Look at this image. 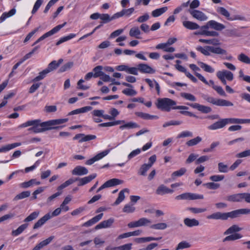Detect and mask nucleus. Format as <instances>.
<instances>
[{
  "label": "nucleus",
  "mask_w": 250,
  "mask_h": 250,
  "mask_svg": "<svg viewBox=\"0 0 250 250\" xmlns=\"http://www.w3.org/2000/svg\"><path fill=\"white\" fill-rule=\"evenodd\" d=\"M68 121V118L51 120L43 122H42L40 119L29 120L20 125L18 127L21 128L31 126L32 127L29 128L28 130L34 133H38L46 130L61 128L62 126L57 125L65 123Z\"/></svg>",
  "instance_id": "nucleus-1"
},
{
  "label": "nucleus",
  "mask_w": 250,
  "mask_h": 250,
  "mask_svg": "<svg viewBox=\"0 0 250 250\" xmlns=\"http://www.w3.org/2000/svg\"><path fill=\"white\" fill-rule=\"evenodd\" d=\"M175 101L167 98H159L156 103L157 107L163 111L169 112L171 109H188L186 106H175Z\"/></svg>",
  "instance_id": "nucleus-2"
},
{
  "label": "nucleus",
  "mask_w": 250,
  "mask_h": 250,
  "mask_svg": "<svg viewBox=\"0 0 250 250\" xmlns=\"http://www.w3.org/2000/svg\"><path fill=\"white\" fill-rule=\"evenodd\" d=\"M226 199L229 202H240L245 200L247 203L250 204V193H242L228 196Z\"/></svg>",
  "instance_id": "nucleus-3"
},
{
  "label": "nucleus",
  "mask_w": 250,
  "mask_h": 250,
  "mask_svg": "<svg viewBox=\"0 0 250 250\" xmlns=\"http://www.w3.org/2000/svg\"><path fill=\"white\" fill-rule=\"evenodd\" d=\"M66 24V22H65L63 23L62 24L58 25L55 27H54L52 29H51L50 31L46 32L44 34H43L42 36L40 38H39L32 45V46L35 45V44H37L43 40L45 38L50 37L54 34L58 32L62 28L65 24Z\"/></svg>",
  "instance_id": "nucleus-4"
},
{
  "label": "nucleus",
  "mask_w": 250,
  "mask_h": 250,
  "mask_svg": "<svg viewBox=\"0 0 250 250\" xmlns=\"http://www.w3.org/2000/svg\"><path fill=\"white\" fill-rule=\"evenodd\" d=\"M211 53L217 54H227V51L219 47H214L212 46H204V55H210Z\"/></svg>",
  "instance_id": "nucleus-5"
},
{
  "label": "nucleus",
  "mask_w": 250,
  "mask_h": 250,
  "mask_svg": "<svg viewBox=\"0 0 250 250\" xmlns=\"http://www.w3.org/2000/svg\"><path fill=\"white\" fill-rule=\"evenodd\" d=\"M249 214H250V209L249 208H246L238 209L227 212L228 219L229 218L233 219L240 217L241 215Z\"/></svg>",
  "instance_id": "nucleus-6"
},
{
  "label": "nucleus",
  "mask_w": 250,
  "mask_h": 250,
  "mask_svg": "<svg viewBox=\"0 0 250 250\" xmlns=\"http://www.w3.org/2000/svg\"><path fill=\"white\" fill-rule=\"evenodd\" d=\"M203 198V196L202 195L190 192L184 193L176 197V199L177 200H189L202 199Z\"/></svg>",
  "instance_id": "nucleus-7"
},
{
  "label": "nucleus",
  "mask_w": 250,
  "mask_h": 250,
  "mask_svg": "<svg viewBox=\"0 0 250 250\" xmlns=\"http://www.w3.org/2000/svg\"><path fill=\"white\" fill-rule=\"evenodd\" d=\"M211 28L217 31H221L225 28V26L215 21L211 20L208 21L205 25L204 29Z\"/></svg>",
  "instance_id": "nucleus-8"
},
{
  "label": "nucleus",
  "mask_w": 250,
  "mask_h": 250,
  "mask_svg": "<svg viewBox=\"0 0 250 250\" xmlns=\"http://www.w3.org/2000/svg\"><path fill=\"white\" fill-rule=\"evenodd\" d=\"M207 100L214 104L218 106H232L233 105L232 103L230 101L223 99H215L213 98H209Z\"/></svg>",
  "instance_id": "nucleus-9"
},
{
  "label": "nucleus",
  "mask_w": 250,
  "mask_h": 250,
  "mask_svg": "<svg viewBox=\"0 0 250 250\" xmlns=\"http://www.w3.org/2000/svg\"><path fill=\"white\" fill-rule=\"evenodd\" d=\"M110 150L107 149L105 150L104 151L100 152L98 154H97L96 156L93 157V158L88 160L86 161L85 164L87 165H92L94 162L96 161H97L101 159H102L103 157L107 155L108 153L109 152Z\"/></svg>",
  "instance_id": "nucleus-10"
},
{
  "label": "nucleus",
  "mask_w": 250,
  "mask_h": 250,
  "mask_svg": "<svg viewBox=\"0 0 250 250\" xmlns=\"http://www.w3.org/2000/svg\"><path fill=\"white\" fill-rule=\"evenodd\" d=\"M110 150L107 149L105 150L104 151L100 152L98 154H97L96 156L93 157V158L88 160L86 161L85 164L87 165H92L94 162L96 161H97L101 159H102L103 157L107 155L108 153L109 152Z\"/></svg>",
  "instance_id": "nucleus-11"
},
{
  "label": "nucleus",
  "mask_w": 250,
  "mask_h": 250,
  "mask_svg": "<svg viewBox=\"0 0 250 250\" xmlns=\"http://www.w3.org/2000/svg\"><path fill=\"white\" fill-rule=\"evenodd\" d=\"M227 125L226 119H221L219 121L216 122L214 124L208 126L210 130H216L223 128Z\"/></svg>",
  "instance_id": "nucleus-12"
},
{
  "label": "nucleus",
  "mask_w": 250,
  "mask_h": 250,
  "mask_svg": "<svg viewBox=\"0 0 250 250\" xmlns=\"http://www.w3.org/2000/svg\"><path fill=\"white\" fill-rule=\"evenodd\" d=\"M51 219L50 213H48L40 218L33 226V229H37L43 226L48 220Z\"/></svg>",
  "instance_id": "nucleus-13"
},
{
  "label": "nucleus",
  "mask_w": 250,
  "mask_h": 250,
  "mask_svg": "<svg viewBox=\"0 0 250 250\" xmlns=\"http://www.w3.org/2000/svg\"><path fill=\"white\" fill-rule=\"evenodd\" d=\"M208 219L215 220H228L227 212H216L207 216Z\"/></svg>",
  "instance_id": "nucleus-14"
},
{
  "label": "nucleus",
  "mask_w": 250,
  "mask_h": 250,
  "mask_svg": "<svg viewBox=\"0 0 250 250\" xmlns=\"http://www.w3.org/2000/svg\"><path fill=\"white\" fill-rule=\"evenodd\" d=\"M138 66L139 71L143 73L153 74L155 72L154 69L146 64L140 63Z\"/></svg>",
  "instance_id": "nucleus-15"
},
{
  "label": "nucleus",
  "mask_w": 250,
  "mask_h": 250,
  "mask_svg": "<svg viewBox=\"0 0 250 250\" xmlns=\"http://www.w3.org/2000/svg\"><path fill=\"white\" fill-rule=\"evenodd\" d=\"M62 59H60L58 62L56 61H53L48 65L47 67L45 69V70H47V73H49L51 71H52L55 69H56L59 65L63 62Z\"/></svg>",
  "instance_id": "nucleus-16"
},
{
  "label": "nucleus",
  "mask_w": 250,
  "mask_h": 250,
  "mask_svg": "<svg viewBox=\"0 0 250 250\" xmlns=\"http://www.w3.org/2000/svg\"><path fill=\"white\" fill-rule=\"evenodd\" d=\"M96 176L97 174L95 173L82 178H77V181H79L78 186H82L89 183L96 178Z\"/></svg>",
  "instance_id": "nucleus-17"
},
{
  "label": "nucleus",
  "mask_w": 250,
  "mask_h": 250,
  "mask_svg": "<svg viewBox=\"0 0 250 250\" xmlns=\"http://www.w3.org/2000/svg\"><path fill=\"white\" fill-rule=\"evenodd\" d=\"M88 173V169L82 166H77L72 171V174L75 175H86Z\"/></svg>",
  "instance_id": "nucleus-18"
},
{
  "label": "nucleus",
  "mask_w": 250,
  "mask_h": 250,
  "mask_svg": "<svg viewBox=\"0 0 250 250\" xmlns=\"http://www.w3.org/2000/svg\"><path fill=\"white\" fill-rule=\"evenodd\" d=\"M114 220L113 218H109V219L103 221L97 225L95 229H99L103 228H106L110 227L113 223Z\"/></svg>",
  "instance_id": "nucleus-19"
},
{
  "label": "nucleus",
  "mask_w": 250,
  "mask_h": 250,
  "mask_svg": "<svg viewBox=\"0 0 250 250\" xmlns=\"http://www.w3.org/2000/svg\"><path fill=\"white\" fill-rule=\"evenodd\" d=\"M103 216V213H100L96 216L94 217L90 220H88V221L85 222L84 224H83V227H89L93 224L96 223L98 222L99 220H100L102 217Z\"/></svg>",
  "instance_id": "nucleus-20"
},
{
  "label": "nucleus",
  "mask_w": 250,
  "mask_h": 250,
  "mask_svg": "<svg viewBox=\"0 0 250 250\" xmlns=\"http://www.w3.org/2000/svg\"><path fill=\"white\" fill-rule=\"evenodd\" d=\"M54 236H50L46 239L41 242L38 245H37L32 250H40L44 247L48 245L53 239Z\"/></svg>",
  "instance_id": "nucleus-21"
},
{
  "label": "nucleus",
  "mask_w": 250,
  "mask_h": 250,
  "mask_svg": "<svg viewBox=\"0 0 250 250\" xmlns=\"http://www.w3.org/2000/svg\"><path fill=\"white\" fill-rule=\"evenodd\" d=\"M173 190L164 185H160L157 189L156 193L158 195H164L167 193H172Z\"/></svg>",
  "instance_id": "nucleus-22"
},
{
  "label": "nucleus",
  "mask_w": 250,
  "mask_h": 250,
  "mask_svg": "<svg viewBox=\"0 0 250 250\" xmlns=\"http://www.w3.org/2000/svg\"><path fill=\"white\" fill-rule=\"evenodd\" d=\"M135 114L143 119L145 120H153V119H158L159 118L158 116L156 115H151L148 113H143L142 112H137L135 113Z\"/></svg>",
  "instance_id": "nucleus-23"
},
{
  "label": "nucleus",
  "mask_w": 250,
  "mask_h": 250,
  "mask_svg": "<svg viewBox=\"0 0 250 250\" xmlns=\"http://www.w3.org/2000/svg\"><path fill=\"white\" fill-rule=\"evenodd\" d=\"M242 229L237 225H233L228 229L224 232V235H229V234H234L241 231Z\"/></svg>",
  "instance_id": "nucleus-24"
},
{
  "label": "nucleus",
  "mask_w": 250,
  "mask_h": 250,
  "mask_svg": "<svg viewBox=\"0 0 250 250\" xmlns=\"http://www.w3.org/2000/svg\"><path fill=\"white\" fill-rule=\"evenodd\" d=\"M28 226V224L25 223L22 224L16 230H13L11 232V235L14 236H17L21 234L25 229H27Z\"/></svg>",
  "instance_id": "nucleus-25"
},
{
  "label": "nucleus",
  "mask_w": 250,
  "mask_h": 250,
  "mask_svg": "<svg viewBox=\"0 0 250 250\" xmlns=\"http://www.w3.org/2000/svg\"><path fill=\"white\" fill-rule=\"evenodd\" d=\"M92 109V107L90 106H84L82 107L81 108H78L75 110H74L71 112H70L68 115H72L75 114H78L82 113H84L87 111H90Z\"/></svg>",
  "instance_id": "nucleus-26"
},
{
  "label": "nucleus",
  "mask_w": 250,
  "mask_h": 250,
  "mask_svg": "<svg viewBox=\"0 0 250 250\" xmlns=\"http://www.w3.org/2000/svg\"><path fill=\"white\" fill-rule=\"evenodd\" d=\"M188 11L193 18L200 21L203 20V14L201 11L193 9H188Z\"/></svg>",
  "instance_id": "nucleus-27"
},
{
  "label": "nucleus",
  "mask_w": 250,
  "mask_h": 250,
  "mask_svg": "<svg viewBox=\"0 0 250 250\" xmlns=\"http://www.w3.org/2000/svg\"><path fill=\"white\" fill-rule=\"evenodd\" d=\"M184 223L186 226L188 227L197 226L199 224L198 221L195 219H190L188 218H185L184 220Z\"/></svg>",
  "instance_id": "nucleus-28"
},
{
  "label": "nucleus",
  "mask_w": 250,
  "mask_h": 250,
  "mask_svg": "<svg viewBox=\"0 0 250 250\" xmlns=\"http://www.w3.org/2000/svg\"><path fill=\"white\" fill-rule=\"evenodd\" d=\"M124 124V125L120 126V129L121 130H123L125 128L132 129L140 127V125H139L132 122H128L127 123H125V122Z\"/></svg>",
  "instance_id": "nucleus-29"
},
{
  "label": "nucleus",
  "mask_w": 250,
  "mask_h": 250,
  "mask_svg": "<svg viewBox=\"0 0 250 250\" xmlns=\"http://www.w3.org/2000/svg\"><path fill=\"white\" fill-rule=\"evenodd\" d=\"M129 192V189L128 188H125L121 191L119 193L118 197L117 198L115 202L114 203V205H118L120 203H121L125 199V192Z\"/></svg>",
  "instance_id": "nucleus-30"
},
{
  "label": "nucleus",
  "mask_w": 250,
  "mask_h": 250,
  "mask_svg": "<svg viewBox=\"0 0 250 250\" xmlns=\"http://www.w3.org/2000/svg\"><path fill=\"white\" fill-rule=\"evenodd\" d=\"M40 184H41L40 182H39V181L37 182L36 179H33L29 180V181L21 183L20 185V187L22 188H29L33 185H39Z\"/></svg>",
  "instance_id": "nucleus-31"
},
{
  "label": "nucleus",
  "mask_w": 250,
  "mask_h": 250,
  "mask_svg": "<svg viewBox=\"0 0 250 250\" xmlns=\"http://www.w3.org/2000/svg\"><path fill=\"white\" fill-rule=\"evenodd\" d=\"M230 235L226 236L223 240V242H225L226 241H234L239 239H240L242 237V235L238 233H235L234 234H230Z\"/></svg>",
  "instance_id": "nucleus-32"
},
{
  "label": "nucleus",
  "mask_w": 250,
  "mask_h": 250,
  "mask_svg": "<svg viewBox=\"0 0 250 250\" xmlns=\"http://www.w3.org/2000/svg\"><path fill=\"white\" fill-rule=\"evenodd\" d=\"M183 25L185 27L190 30L197 29L199 28V26L197 23L190 21H183Z\"/></svg>",
  "instance_id": "nucleus-33"
},
{
  "label": "nucleus",
  "mask_w": 250,
  "mask_h": 250,
  "mask_svg": "<svg viewBox=\"0 0 250 250\" xmlns=\"http://www.w3.org/2000/svg\"><path fill=\"white\" fill-rule=\"evenodd\" d=\"M21 145V143H15L7 145L0 148V152H6Z\"/></svg>",
  "instance_id": "nucleus-34"
},
{
  "label": "nucleus",
  "mask_w": 250,
  "mask_h": 250,
  "mask_svg": "<svg viewBox=\"0 0 250 250\" xmlns=\"http://www.w3.org/2000/svg\"><path fill=\"white\" fill-rule=\"evenodd\" d=\"M124 120H117L111 122L104 123H102L98 125L99 127H108L111 126H114L116 125H118L121 124L122 123H124Z\"/></svg>",
  "instance_id": "nucleus-35"
},
{
  "label": "nucleus",
  "mask_w": 250,
  "mask_h": 250,
  "mask_svg": "<svg viewBox=\"0 0 250 250\" xmlns=\"http://www.w3.org/2000/svg\"><path fill=\"white\" fill-rule=\"evenodd\" d=\"M145 82L147 83V84L149 85V86H150V88H153L154 86H155V89L157 91V93L158 95H159L160 94V85L159 84V83L156 81H154V84L153 83V82L152 81H151L150 79H145Z\"/></svg>",
  "instance_id": "nucleus-36"
},
{
  "label": "nucleus",
  "mask_w": 250,
  "mask_h": 250,
  "mask_svg": "<svg viewBox=\"0 0 250 250\" xmlns=\"http://www.w3.org/2000/svg\"><path fill=\"white\" fill-rule=\"evenodd\" d=\"M216 11L218 13L226 17L228 20H230L231 17H230V14L229 11L224 7H219L217 8Z\"/></svg>",
  "instance_id": "nucleus-37"
},
{
  "label": "nucleus",
  "mask_w": 250,
  "mask_h": 250,
  "mask_svg": "<svg viewBox=\"0 0 250 250\" xmlns=\"http://www.w3.org/2000/svg\"><path fill=\"white\" fill-rule=\"evenodd\" d=\"M151 167V165L144 164L141 166L138 171V174L140 175L146 176V173Z\"/></svg>",
  "instance_id": "nucleus-38"
},
{
  "label": "nucleus",
  "mask_w": 250,
  "mask_h": 250,
  "mask_svg": "<svg viewBox=\"0 0 250 250\" xmlns=\"http://www.w3.org/2000/svg\"><path fill=\"white\" fill-rule=\"evenodd\" d=\"M129 34L131 37L140 39L139 36L141 34V31L138 27H133L130 29Z\"/></svg>",
  "instance_id": "nucleus-39"
},
{
  "label": "nucleus",
  "mask_w": 250,
  "mask_h": 250,
  "mask_svg": "<svg viewBox=\"0 0 250 250\" xmlns=\"http://www.w3.org/2000/svg\"><path fill=\"white\" fill-rule=\"evenodd\" d=\"M106 184L107 187H111L112 186H116L118 185L122 184L123 183V181L119 180L118 179L113 178L106 181Z\"/></svg>",
  "instance_id": "nucleus-40"
},
{
  "label": "nucleus",
  "mask_w": 250,
  "mask_h": 250,
  "mask_svg": "<svg viewBox=\"0 0 250 250\" xmlns=\"http://www.w3.org/2000/svg\"><path fill=\"white\" fill-rule=\"evenodd\" d=\"M77 180H78V179L70 178V179H68V180H67L66 181H65L63 184H61L60 186H59L58 187V188H57V189L59 191V190H61L62 189H63V188H65L66 187H68L70 185L73 184L74 182H75Z\"/></svg>",
  "instance_id": "nucleus-41"
},
{
  "label": "nucleus",
  "mask_w": 250,
  "mask_h": 250,
  "mask_svg": "<svg viewBox=\"0 0 250 250\" xmlns=\"http://www.w3.org/2000/svg\"><path fill=\"white\" fill-rule=\"evenodd\" d=\"M16 13V10L14 8L11 9L8 12L3 13L0 18L1 22L4 21L6 18L12 16Z\"/></svg>",
  "instance_id": "nucleus-42"
},
{
  "label": "nucleus",
  "mask_w": 250,
  "mask_h": 250,
  "mask_svg": "<svg viewBox=\"0 0 250 250\" xmlns=\"http://www.w3.org/2000/svg\"><path fill=\"white\" fill-rule=\"evenodd\" d=\"M217 73L223 74V77L229 81H232L233 79V75L232 72L227 70L219 71Z\"/></svg>",
  "instance_id": "nucleus-43"
},
{
  "label": "nucleus",
  "mask_w": 250,
  "mask_h": 250,
  "mask_svg": "<svg viewBox=\"0 0 250 250\" xmlns=\"http://www.w3.org/2000/svg\"><path fill=\"white\" fill-rule=\"evenodd\" d=\"M40 211H36L31 213L29 216H28L24 220V222H31L36 219L39 215Z\"/></svg>",
  "instance_id": "nucleus-44"
},
{
  "label": "nucleus",
  "mask_w": 250,
  "mask_h": 250,
  "mask_svg": "<svg viewBox=\"0 0 250 250\" xmlns=\"http://www.w3.org/2000/svg\"><path fill=\"white\" fill-rule=\"evenodd\" d=\"M167 9V7H164L157 9L152 12V16L154 17H157L164 13Z\"/></svg>",
  "instance_id": "nucleus-45"
},
{
  "label": "nucleus",
  "mask_w": 250,
  "mask_h": 250,
  "mask_svg": "<svg viewBox=\"0 0 250 250\" xmlns=\"http://www.w3.org/2000/svg\"><path fill=\"white\" fill-rule=\"evenodd\" d=\"M30 191H25L17 194L14 198V200L17 201L28 197L30 195Z\"/></svg>",
  "instance_id": "nucleus-46"
},
{
  "label": "nucleus",
  "mask_w": 250,
  "mask_h": 250,
  "mask_svg": "<svg viewBox=\"0 0 250 250\" xmlns=\"http://www.w3.org/2000/svg\"><path fill=\"white\" fill-rule=\"evenodd\" d=\"M103 69V66L101 65H98L94 67L93 69V72H94V77L97 78L101 77L102 75H104V72L102 71Z\"/></svg>",
  "instance_id": "nucleus-47"
},
{
  "label": "nucleus",
  "mask_w": 250,
  "mask_h": 250,
  "mask_svg": "<svg viewBox=\"0 0 250 250\" xmlns=\"http://www.w3.org/2000/svg\"><path fill=\"white\" fill-rule=\"evenodd\" d=\"M238 60L246 64H250V58L244 53H241L238 56Z\"/></svg>",
  "instance_id": "nucleus-48"
},
{
  "label": "nucleus",
  "mask_w": 250,
  "mask_h": 250,
  "mask_svg": "<svg viewBox=\"0 0 250 250\" xmlns=\"http://www.w3.org/2000/svg\"><path fill=\"white\" fill-rule=\"evenodd\" d=\"M167 226L165 223H160L153 224L150 226V228L154 229H165L167 228Z\"/></svg>",
  "instance_id": "nucleus-49"
},
{
  "label": "nucleus",
  "mask_w": 250,
  "mask_h": 250,
  "mask_svg": "<svg viewBox=\"0 0 250 250\" xmlns=\"http://www.w3.org/2000/svg\"><path fill=\"white\" fill-rule=\"evenodd\" d=\"M202 140V139L201 137H197L194 139H192L188 141L186 143V144L188 146H193L197 145L199 142H201Z\"/></svg>",
  "instance_id": "nucleus-50"
},
{
  "label": "nucleus",
  "mask_w": 250,
  "mask_h": 250,
  "mask_svg": "<svg viewBox=\"0 0 250 250\" xmlns=\"http://www.w3.org/2000/svg\"><path fill=\"white\" fill-rule=\"evenodd\" d=\"M76 36L75 34H70L69 35L62 37L57 42H56V45H59L61 44V43L67 41L74 37Z\"/></svg>",
  "instance_id": "nucleus-51"
},
{
  "label": "nucleus",
  "mask_w": 250,
  "mask_h": 250,
  "mask_svg": "<svg viewBox=\"0 0 250 250\" xmlns=\"http://www.w3.org/2000/svg\"><path fill=\"white\" fill-rule=\"evenodd\" d=\"M76 36L75 34H70L69 35L62 37L57 42H56V45H59L61 44V43L67 41L74 37Z\"/></svg>",
  "instance_id": "nucleus-52"
},
{
  "label": "nucleus",
  "mask_w": 250,
  "mask_h": 250,
  "mask_svg": "<svg viewBox=\"0 0 250 250\" xmlns=\"http://www.w3.org/2000/svg\"><path fill=\"white\" fill-rule=\"evenodd\" d=\"M76 36L75 34H70L69 35L62 37L57 42H56V45H59L61 44V43L67 41L74 37Z\"/></svg>",
  "instance_id": "nucleus-53"
},
{
  "label": "nucleus",
  "mask_w": 250,
  "mask_h": 250,
  "mask_svg": "<svg viewBox=\"0 0 250 250\" xmlns=\"http://www.w3.org/2000/svg\"><path fill=\"white\" fill-rule=\"evenodd\" d=\"M76 36L75 34H70L69 35L62 37L57 42H56V45H59L61 44V43L67 41L74 37Z\"/></svg>",
  "instance_id": "nucleus-54"
},
{
  "label": "nucleus",
  "mask_w": 250,
  "mask_h": 250,
  "mask_svg": "<svg viewBox=\"0 0 250 250\" xmlns=\"http://www.w3.org/2000/svg\"><path fill=\"white\" fill-rule=\"evenodd\" d=\"M218 171L222 173H227L229 171V167L227 165L220 162L218 164Z\"/></svg>",
  "instance_id": "nucleus-55"
},
{
  "label": "nucleus",
  "mask_w": 250,
  "mask_h": 250,
  "mask_svg": "<svg viewBox=\"0 0 250 250\" xmlns=\"http://www.w3.org/2000/svg\"><path fill=\"white\" fill-rule=\"evenodd\" d=\"M100 16V19L103 21L102 23H106L113 20L112 17L107 14H102Z\"/></svg>",
  "instance_id": "nucleus-56"
},
{
  "label": "nucleus",
  "mask_w": 250,
  "mask_h": 250,
  "mask_svg": "<svg viewBox=\"0 0 250 250\" xmlns=\"http://www.w3.org/2000/svg\"><path fill=\"white\" fill-rule=\"evenodd\" d=\"M190 247V245L189 243L186 241H182L179 243L175 249V250H182L186 248H188Z\"/></svg>",
  "instance_id": "nucleus-57"
},
{
  "label": "nucleus",
  "mask_w": 250,
  "mask_h": 250,
  "mask_svg": "<svg viewBox=\"0 0 250 250\" xmlns=\"http://www.w3.org/2000/svg\"><path fill=\"white\" fill-rule=\"evenodd\" d=\"M47 70H45V69L42 71V72H40L39 74V75L35 77L33 81V82H38L40 80H42L44 77H45L46 75L48 74Z\"/></svg>",
  "instance_id": "nucleus-58"
},
{
  "label": "nucleus",
  "mask_w": 250,
  "mask_h": 250,
  "mask_svg": "<svg viewBox=\"0 0 250 250\" xmlns=\"http://www.w3.org/2000/svg\"><path fill=\"white\" fill-rule=\"evenodd\" d=\"M73 65V62H68L62 65L59 69L60 72H63L71 68Z\"/></svg>",
  "instance_id": "nucleus-59"
},
{
  "label": "nucleus",
  "mask_w": 250,
  "mask_h": 250,
  "mask_svg": "<svg viewBox=\"0 0 250 250\" xmlns=\"http://www.w3.org/2000/svg\"><path fill=\"white\" fill-rule=\"evenodd\" d=\"M137 221L139 227L146 226L151 223V221L146 218H141Z\"/></svg>",
  "instance_id": "nucleus-60"
},
{
  "label": "nucleus",
  "mask_w": 250,
  "mask_h": 250,
  "mask_svg": "<svg viewBox=\"0 0 250 250\" xmlns=\"http://www.w3.org/2000/svg\"><path fill=\"white\" fill-rule=\"evenodd\" d=\"M137 221L139 227L146 226L151 223V221L146 218H141Z\"/></svg>",
  "instance_id": "nucleus-61"
},
{
  "label": "nucleus",
  "mask_w": 250,
  "mask_h": 250,
  "mask_svg": "<svg viewBox=\"0 0 250 250\" xmlns=\"http://www.w3.org/2000/svg\"><path fill=\"white\" fill-rule=\"evenodd\" d=\"M181 96L189 101H195L196 100L195 96L190 93H181Z\"/></svg>",
  "instance_id": "nucleus-62"
},
{
  "label": "nucleus",
  "mask_w": 250,
  "mask_h": 250,
  "mask_svg": "<svg viewBox=\"0 0 250 250\" xmlns=\"http://www.w3.org/2000/svg\"><path fill=\"white\" fill-rule=\"evenodd\" d=\"M122 92L127 96H134L137 94V92L131 88H125L123 90Z\"/></svg>",
  "instance_id": "nucleus-63"
},
{
  "label": "nucleus",
  "mask_w": 250,
  "mask_h": 250,
  "mask_svg": "<svg viewBox=\"0 0 250 250\" xmlns=\"http://www.w3.org/2000/svg\"><path fill=\"white\" fill-rule=\"evenodd\" d=\"M250 156V149L246 150L236 155L237 158H244Z\"/></svg>",
  "instance_id": "nucleus-64"
}]
</instances>
